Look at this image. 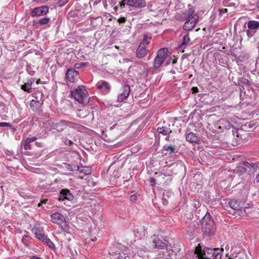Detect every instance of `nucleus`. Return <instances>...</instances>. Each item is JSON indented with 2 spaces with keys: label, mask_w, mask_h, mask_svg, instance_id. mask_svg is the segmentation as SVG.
I'll list each match as a JSON object with an SVG mask.
<instances>
[{
  "label": "nucleus",
  "mask_w": 259,
  "mask_h": 259,
  "mask_svg": "<svg viewBox=\"0 0 259 259\" xmlns=\"http://www.w3.org/2000/svg\"><path fill=\"white\" fill-rule=\"evenodd\" d=\"M78 74V71L74 68H69L66 73V79L71 82H76L79 78Z\"/></svg>",
  "instance_id": "nucleus-10"
},
{
  "label": "nucleus",
  "mask_w": 259,
  "mask_h": 259,
  "mask_svg": "<svg viewBox=\"0 0 259 259\" xmlns=\"http://www.w3.org/2000/svg\"><path fill=\"white\" fill-rule=\"evenodd\" d=\"M248 29L246 30V33L249 37L254 35L257 29L259 27V22L256 21H249L247 23Z\"/></svg>",
  "instance_id": "nucleus-8"
},
{
  "label": "nucleus",
  "mask_w": 259,
  "mask_h": 259,
  "mask_svg": "<svg viewBox=\"0 0 259 259\" xmlns=\"http://www.w3.org/2000/svg\"><path fill=\"white\" fill-rule=\"evenodd\" d=\"M6 112V109L3 103L0 102V113H4Z\"/></svg>",
  "instance_id": "nucleus-32"
},
{
  "label": "nucleus",
  "mask_w": 259,
  "mask_h": 259,
  "mask_svg": "<svg viewBox=\"0 0 259 259\" xmlns=\"http://www.w3.org/2000/svg\"><path fill=\"white\" fill-rule=\"evenodd\" d=\"M119 4L121 8H123L125 5H126V3L124 2V0H122V1L119 2Z\"/></svg>",
  "instance_id": "nucleus-43"
},
{
  "label": "nucleus",
  "mask_w": 259,
  "mask_h": 259,
  "mask_svg": "<svg viewBox=\"0 0 259 259\" xmlns=\"http://www.w3.org/2000/svg\"><path fill=\"white\" fill-rule=\"evenodd\" d=\"M130 199L133 202L136 201L137 200V196L135 194H133L131 196Z\"/></svg>",
  "instance_id": "nucleus-40"
},
{
  "label": "nucleus",
  "mask_w": 259,
  "mask_h": 259,
  "mask_svg": "<svg viewBox=\"0 0 259 259\" xmlns=\"http://www.w3.org/2000/svg\"><path fill=\"white\" fill-rule=\"evenodd\" d=\"M126 5L137 8H143L146 6L144 0H124Z\"/></svg>",
  "instance_id": "nucleus-12"
},
{
  "label": "nucleus",
  "mask_w": 259,
  "mask_h": 259,
  "mask_svg": "<svg viewBox=\"0 0 259 259\" xmlns=\"http://www.w3.org/2000/svg\"><path fill=\"white\" fill-rule=\"evenodd\" d=\"M24 243L25 244V245H26V246H28V244H26V243Z\"/></svg>",
  "instance_id": "nucleus-55"
},
{
  "label": "nucleus",
  "mask_w": 259,
  "mask_h": 259,
  "mask_svg": "<svg viewBox=\"0 0 259 259\" xmlns=\"http://www.w3.org/2000/svg\"><path fill=\"white\" fill-rule=\"evenodd\" d=\"M123 253L124 255H126L125 257H124V259H129V256L130 255H131L132 254L128 251V250L126 248L124 250V252H123Z\"/></svg>",
  "instance_id": "nucleus-38"
},
{
  "label": "nucleus",
  "mask_w": 259,
  "mask_h": 259,
  "mask_svg": "<svg viewBox=\"0 0 259 259\" xmlns=\"http://www.w3.org/2000/svg\"><path fill=\"white\" fill-rule=\"evenodd\" d=\"M192 90L193 93H197L198 91V89L197 87H193Z\"/></svg>",
  "instance_id": "nucleus-46"
},
{
  "label": "nucleus",
  "mask_w": 259,
  "mask_h": 259,
  "mask_svg": "<svg viewBox=\"0 0 259 259\" xmlns=\"http://www.w3.org/2000/svg\"><path fill=\"white\" fill-rule=\"evenodd\" d=\"M258 194H259V190H258Z\"/></svg>",
  "instance_id": "nucleus-56"
},
{
  "label": "nucleus",
  "mask_w": 259,
  "mask_h": 259,
  "mask_svg": "<svg viewBox=\"0 0 259 259\" xmlns=\"http://www.w3.org/2000/svg\"><path fill=\"white\" fill-rule=\"evenodd\" d=\"M39 102L37 101L32 100L30 103V106L31 107H37L39 105Z\"/></svg>",
  "instance_id": "nucleus-30"
},
{
  "label": "nucleus",
  "mask_w": 259,
  "mask_h": 259,
  "mask_svg": "<svg viewBox=\"0 0 259 259\" xmlns=\"http://www.w3.org/2000/svg\"><path fill=\"white\" fill-rule=\"evenodd\" d=\"M184 15L187 18L183 28L185 30L190 31L195 27L198 22L199 16L197 14H194V11L192 9H189L186 11Z\"/></svg>",
  "instance_id": "nucleus-3"
},
{
  "label": "nucleus",
  "mask_w": 259,
  "mask_h": 259,
  "mask_svg": "<svg viewBox=\"0 0 259 259\" xmlns=\"http://www.w3.org/2000/svg\"><path fill=\"white\" fill-rule=\"evenodd\" d=\"M31 259H43V258H40V257H38L37 256H33L31 257Z\"/></svg>",
  "instance_id": "nucleus-48"
},
{
  "label": "nucleus",
  "mask_w": 259,
  "mask_h": 259,
  "mask_svg": "<svg viewBox=\"0 0 259 259\" xmlns=\"http://www.w3.org/2000/svg\"><path fill=\"white\" fill-rule=\"evenodd\" d=\"M33 231L36 238L43 242L45 241V240L48 238L47 236L41 233L40 231L37 229H35Z\"/></svg>",
  "instance_id": "nucleus-23"
},
{
  "label": "nucleus",
  "mask_w": 259,
  "mask_h": 259,
  "mask_svg": "<svg viewBox=\"0 0 259 259\" xmlns=\"http://www.w3.org/2000/svg\"><path fill=\"white\" fill-rule=\"evenodd\" d=\"M71 95L79 103H83L88 101V92L84 86L80 85L71 90Z\"/></svg>",
  "instance_id": "nucleus-4"
},
{
  "label": "nucleus",
  "mask_w": 259,
  "mask_h": 259,
  "mask_svg": "<svg viewBox=\"0 0 259 259\" xmlns=\"http://www.w3.org/2000/svg\"><path fill=\"white\" fill-rule=\"evenodd\" d=\"M11 124L8 122H0V127H11Z\"/></svg>",
  "instance_id": "nucleus-36"
},
{
  "label": "nucleus",
  "mask_w": 259,
  "mask_h": 259,
  "mask_svg": "<svg viewBox=\"0 0 259 259\" xmlns=\"http://www.w3.org/2000/svg\"><path fill=\"white\" fill-rule=\"evenodd\" d=\"M224 249L210 248L207 247L201 249V246L195 247L194 253L198 259H221Z\"/></svg>",
  "instance_id": "nucleus-1"
},
{
  "label": "nucleus",
  "mask_w": 259,
  "mask_h": 259,
  "mask_svg": "<svg viewBox=\"0 0 259 259\" xmlns=\"http://www.w3.org/2000/svg\"><path fill=\"white\" fill-rule=\"evenodd\" d=\"M130 93V87L128 85H125L122 88V92L120 94L118 97L117 100L118 102H122L124 100L126 99L129 96Z\"/></svg>",
  "instance_id": "nucleus-15"
},
{
  "label": "nucleus",
  "mask_w": 259,
  "mask_h": 259,
  "mask_svg": "<svg viewBox=\"0 0 259 259\" xmlns=\"http://www.w3.org/2000/svg\"><path fill=\"white\" fill-rule=\"evenodd\" d=\"M186 140L190 143H197L198 141V138L195 134L190 133L186 137Z\"/></svg>",
  "instance_id": "nucleus-22"
},
{
  "label": "nucleus",
  "mask_w": 259,
  "mask_h": 259,
  "mask_svg": "<svg viewBox=\"0 0 259 259\" xmlns=\"http://www.w3.org/2000/svg\"><path fill=\"white\" fill-rule=\"evenodd\" d=\"M157 131L159 134H161L165 136L168 135L170 133H171L170 129L169 127L166 126L158 127L157 128Z\"/></svg>",
  "instance_id": "nucleus-24"
},
{
  "label": "nucleus",
  "mask_w": 259,
  "mask_h": 259,
  "mask_svg": "<svg viewBox=\"0 0 259 259\" xmlns=\"http://www.w3.org/2000/svg\"><path fill=\"white\" fill-rule=\"evenodd\" d=\"M84 66H85V63H83V62H81L79 63H76L74 65V68L75 69H79L81 67H83Z\"/></svg>",
  "instance_id": "nucleus-35"
},
{
  "label": "nucleus",
  "mask_w": 259,
  "mask_h": 259,
  "mask_svg": "<svg viewBox=\"0 0 259 259\" xmlns=\"http://www.w3.org/2000/svg\"><path fill=\"white\" fill-rule=\"evenodd\" d=\"M74 198L73 195L68 190H62L59 195V201H63L67 200L69 201L73 200Z\"/></svg>",
  "instance_id": "nucleus-16"
},
{
  "label": "nucleus",
  "mask_w": 259,
  "mask_h": 259,
  "mask_svg": "<svg viewBox=\"0 0 259 259\" xmlns=\"http://www.w3.org/2000/svg\"><path fill=\"white\" fill-rule=\"evenodd\" d=\"M47 201H48V199H46L43 200L42 202L44 203H46Z\"/></svg>",
  "instance_id": "nucleus-49"
},
{
  "label": "nucleus",
  "mask_w": 259,
  "mask_h": 259,
  "mask_svg": "<svg viewBox=\"0 0 259 259\" xmlns=\"http://www.w3.org/2000/svg\"><path fill=\"white\" fill-rule=\"evenodd\" d=\"M229 205L231 208L235 210H239L240 211L242 210L245 211L243 203L239 202L236 199L231 200L229 202Z\"/></svg>",
  "instance_id": "nucleus-14"
},
{
  "label": "nucleus",
  "mask_w": 259,
  "mask_h": 259,
  "mask_svg": "<svg viewBox=\"0 0 259 259\" xmlns=\"http://www.w3.org/2000/svg\"><path fill=\"white\" fill-rule=\"evenodd\" d=\"M149 44V41L147 40V38L146 36H144V38L143 40V41L140 44V45H142L143 46H145V47L148 45Z\"/></svg>",
  "instance_id": "nucleus-34"
},
{
  "label": "nucleus",
  "mask_w": 259,
  "mask_h": 259,
  "mask_svg": "<svg viewBox=\"0 0 259 259\" xmlns=\"http://www.w3.org/2000/svg\"><path fill=\"white\" fill-rule=\"evenodd\" d=\"M227 12V9H224L223 10H222V12Z\"/></svg>",
  "instance_id": "nucleus-51"
},
{
  "label": "nucleus",
  "mask_w": 259,
  "mask_h": 259,
  "mask_svg": "<svg viewBox=\"0 0 259 259\" xmlns=\"http://www.w3.org/2000/svg\"><path fill=\"white\" fill-rule=\"evenodd\" d=\"M162 202L164 205H167L168 204V201L165 198L162 199Z\"/></svg>",
  "instance_id": "nucleus-45"
},
{
  "label": "nucleus",
  "mask_w": 259,
  "mask_h": 259,
  "mask_svg": "<svg viewBox=\"0 0 259 259\" xmlns=\"http://www.w3.org/2000/svg\"><path fill=\"white\" fill-rule=\"evenodd\" d=\"M52 222L56 224L60 228L64 231H67L69 230L70 227L67 224L65 217L58 212H56L51 215Z\"/></svg>",
  "instance_id": "nucleus-6"
},
{
  "label": "nucleus",
  "mask_w": 259,
  "mask_h": 259,
  "mask_svg": "<svg viewBox=\"0 0 259 259\" xmlns=\"http://www.w3.org/2000/svg\"><path fill=\"white\" fill-rule=\"evenodd\" d=\"M151 245L156 248L164 249L167 248L168 244L167 243L163 242L158 236H154L150 239Z\"/></svg>",
  "instance_id": "nucleus-9"
},
{
  "label": "nucleus",
  "mask_w": 259,
  "mask_h": 259,
  "mask_svg": "<svg viewBox=\"0 0 259 259\" xmlns=\"http://www.w3.org/2000/svg\"><path fill=\"white\" fill-rule=\"evenodd\" d=\"M244 165L248 167V173L252 174L254 173L256 171L257 169H259V163H253V162H244Z\"/></svg>",
  "instance_id": "nucleus-19"
},
{
  "label": "nucleus",
  "mask_w": 259,
  "mask_h": 259,
  "mask_svg": "<svg viewBox=\"0 0 259 259\" xmlns=\"http://www.w3.org/2000/svg\"><path fill=\"white\" fill-rule=\"evenodd\" d=\"M34 80L31 79L27 81V82L25 83L24 84H22L21 87V89L28 93L30 92L32 89V84L34 82Z\"/></svg>",
  "instance_id": "nucleus-21"
},
{
  "label": "nucleus",
  "mask_w": 259,
  "mask_h": 259,
  "mask_svg": "<svg viewBox=\"0 0 259 259\" xmlns=\"http://www.w3.org/2000/svg\"><path fill=\"white\" fill-rule=\"evenodd\" d=\"M50 21V18L49 17H44L41 18L38 20V23L41 25H45L48 24Z\"/></svg>",
  "instance_id": "nucleus-27"
},
{
  "label": "nucleus",
  "mask_w": 259,
  "mask_h": 259,
  "mask_svg": "<svg viewBox=\"0 0 259 259\" xmlns=\"http://www.w3.org/2000/svg\"><path fill=\"white\" fill-rule=\"evenodd\" d=\"M24 148L25 150H30L31 149L30 144L27 143L25 142V143L24 145Z\"/></svg>",
  "instance_id": "nucleus-39"
},
{
  "label": "nucleus",
  "mask_w": 259,
  "mask_h": 259,
  "mask_svg": "<svg viewBox=\"0 0 259 259\" xmlns=\"http://www.w3.org/2000/svg\"><path fill=\"white\" fill-rule=\"evenodd\" d=\"M25 239L26 238H23L22 240V242H24V241H25Z\"/></svg>",
  "instance_id": "nucleus-53"
},
{
  "label": "nucleus",
  "mask_w": 259,
  "mask_h": 259,
  "mask_svg": "<svg viewBox=\"0 0 259 259\" xmlns=\"http://www.w3.org/2000/svg\"><path fill=\"white\" fill-rule=\"evenodd\" d=\"M190 39L188 34L185 35L182 38L181 44L179 46V49L184 52L185 49L189 45Z\"/></svg>",
  "instance_id": "nucleus-18"
},
{
  "label": "nucleus",
  "mask_w": 259,
  "mask_h": 259,
  "mask_svg": "<svg viewBox=\"0 0 259 259\" xmlns=\"http://www.w3.org/2000/svg\"><path fill=\"white\" fill-rule=\"evenodd\" d=\"M117 21L119 23H123L126 21V19L124 17H121L118 19Z\"/></svg>",
  "instance_id": "nucleus-42"
},
{
  "label": "nucleus",
  "mask_w": 259,
  "mask_h": 259,
  "mask_svg": "<svg viewBox=\"0 0 259 259\" xmlns=\"http://www.w3.org/2000/svg\"><path fill=\"white\" fill-rule=\"evenodd\" d=\"M96 85L98 89L100 90L104 94L108 93L111 89L109 84L104 80L99 81Z\"/></svg>",
  "instance_id": "nucleus-13"
},
{
  "label": "nucleus",
  "mask_w": 259,
  "mask_h": 259,
  "mask_svg": "<svg viewBox=\"0 0 259 259\" xmlns=\"http://www.w3.org/2000/svg\"><path fill=\"white\" fill-rule=\"evenodd\" d=\"M171 63H172V64H175V63H176V59H173V60H172V62H171Z\"/></svg>",
  "instance_id": "nucleus-50"
},
{
  "label": "nucleus",
  "mask_w": 259,
  "mask_h": 259,
  "mask_svg": "<svg viewBox=\"0 0 259 259\" xmlns=\"http://www.w3.org/2000/svg\"><path fill=\"white\" fill-rule=\"evenodd\" d=\"M248 167L244 165V162L242 165L239 166L237 167V170L240 172V174L246 173L248 170Z\"/></svg>",
  "instance_id": "nucleus-26"
},
{
  "label": "nucleus",
  "mask_w": 259,
  "mask_h": 259,
  "mask_svg": "<svg viewBox=\"0 0 259 259\" xmlns=\"http://www.w3.org/2000/svg\"><path fill=\"white\" fill-rule=\"evenodd\" d=\"M49 11V8L47 6H41L33 9L31 12V16L33 17H38L46 15Z\"/></svg>",
  "instance_id": "nucleus-11"
},
{
  "label": "nucleus",
  "mask_w": 259,
  "mask_h": 259,
  "mask_svg": "<svg viewBox=\"0 0 259 259\" xmlns=\"http://www.w3.org/2000/svg\"><path fill=\"white\" fill-rule=\"evenodd\" d=\"M72 124V122L66 120H60L58 122L49 120L47 123H45V126L48 131L56 130L57 132H61L67 126H71Z\"/></svg>",
  "instance_id": "nucleus-5"
},
{
  "label": "nucleus",
  "mask_w": 259,
  "mask_h": 259,
  "mask_svg": "<svg viewBox=\"0 0 259 259\" xmlns=\"http://www.w3.org/2000/svg\"><path fill=\"white\" fill-rule=\"evenodd\" d=\"M254 184H257L259 186V174L256 176L255 179L254 181Z\"/></svg>",
  "instance_id": "nucleus-41"
},
{
  "label": "nucleus",
  "mask_w": 259,
  "mask_h": 259,
  "mask_svg": "<svg viewBox=\"0 0 259 259\" xmlns=\"http://www.w3.org/2000/svg\"><path fill=\"white\" fill-rule=\"evenodd\" d=\"M68 2V0H58L56 5L58 7H63L65 4Z\"/></svg>",
  "instance_id": "nucleus-29"
},
{
  "label": "nucleus",
  "mask_w": 259,
  "mask_h": 259,
  "mask_svg": "<svg viewBox=\"0 0 259 259\" xmlns=\"http://www.w3.org/2000/svg\"><path fill=\"white\" fill-rule=\"evenodd\" d=\"M44 242L51 249H54L55 248V244L51 241L49 238H47L46 240H45Z\"/></svg>",
  "instance_id": "nucleus-28"
},
{
  "label": "nucleus",
  "mask_w": 259,
  "mask_h": 259,
  "mask_svg": "<svg viewBox=\"0 0 259 259\" xmlns=\"http://www.w3.org/2000/svg\"><path fill=\"white\" fill-rule=\"evenodd\" d=\"M109 253L110 254H112L113 256H115L114 257V259H121L122 256L120 255L119 252H110Z\"/></svg>",
  "instance_id": "nucleus-31"
},
{
  "label": "nucleus",
  "mask_w": 259,
  "mask_h": 259,
  "mask_svg": "<svg viewBox=\"0 0 259 259\" xmlns=\"http://www.w3.org/2000/svg\"><path fill=\"white\" fill-rule=\"evenodd\" d=\"M167 48H162L158 51L153 63V66L155 69L159 68L163 64L167 57Z\"/></svg>",
  "instance_id": "nucleus-7"
},
{
  "label": "nucleus",
  "mask_w": 259,
  "mask_h": 259,
  "mask_svg": "<svg viewBox=\"0 0 259 259\" xmlns=\"http://www.w3.org/2000/svg\"><path fill=\"white\" fill-rule=\"evenodd\" d=\"M150 183L151 184V185H154L156 183V182H155V180L153 178H151L150 179Z\"/></svg>",
  "instance_id": "nucleus-44"
},
{
  "label": "nucleus",
  "mask_w": 259,
  "mask_h": 259,
  "mask_svg": "<svg viewBox=\"0 0 259 259\" xmlns=\"http://www.w3.org/2000/svg\"><path fill=\"white\" fill-rule=\"evenodd\" d=\"M147 51L145 46L140 45L137 50V56L138 58H143L147 55Z\"/></svg>",
  "instance_id": "nucleus-20"
},
{
  "label": "nucleus",
  "mask_w": 259,
  "mask_h": 259,
  "mask_svg": "<svg viewBox=\"0 0 259 259\" xmlns=\"http://www.w3.org/2000/svg\"><path fill=\"white\" fill-rule=\"evenodd\" d=\"M40 205H41V203H39L38 204V206H39V207Z\"/></svg>",
  "instance_id": "nucleus-54"
},
{
  "label": "nucleus",
  "mask_w": 259,
  "mask_h": 259,
  "mask_svg": "<svg viewBox=\"0 0 259 259\" xmlns=\"http://www.w3.org/2000/svg\"><path fill=\"white\" fill-rule=\"evenodd\" d=\"M202 231L205 234L210 236L212 235L216 229L213 220L212 219L210 214L207 212L201 221Z\"/></svg>",
  "instance_id": "nucleus-2"
},
{
  "label": "nucleus",
  "mask_w": 259,
  "mask_h": 259,
  "mask_svg": "<svg viewBox=\"0 0 259 259\" xmlns=\"http://www.w3.org/2000/svg\"><path fill=\"white\" fill-rule=\"evenodd\" d=\"M219 127L222 131L229 130L232 127V124L227 119L224 118L220 120L218 122Z\"/></svg>",
  "instance_id": "nucleus-17"
},
{
  "label": "nucleus",
  "mask_w": 259,
  "mask_h": 259,
  "mask_svg": "<svg viewBox=\"0 0 259 259\" xmlns=\"http://www.w3.org/2000/svg\"><path fill=\"white\" fill-rule=\"evenodd\" d=\"M68 143H69V144H72V142L70 140H68Z\"/></svg>",
  "instance_id": "nucleus-52"
},
{
  "label": "nucleus",
  "mask_w": 259,
  "mask_h": 259,
  "mask_svg": "<svg viewBox=\"0 0 259 259\" xmlns=\"http://www.w3.org/2000/svg\"><path fill=\"white\" fill-rule=\"evenodd\" d=\"M163 153H164V151H169V154H171L175 152V149L174 146L172 145H165L163 147ZM165 155L167 154V153H164Z\"/></svg>",
  "instance_id": "nucleus-25"
},
{
  "label": "nucleus",
  "mask_w": 259,
  "mask_h": 259,
  "mask_svg": "<svg viewBox=\"0 0 259 259\" xmlns=\"http://www.w3.org/2000/svg\"><path fill=\"white\" fill-rule=\"evenodd\" d=\"M35 145L38 147H42V144L41 143H39V142H35Z\"/></svg>",
  "instance_id": "nucleus-47"
},
{
  "label": "nucleus",
  "mask_w": 259,
  "mask_h": 259,
  "mask_svg": "<svg viewBox=\"0 0 259 259\" xmlns=\"http://www.w3.org/2000/svg\"><path fill=\"white\" fill-rule=\"evenodd\" d=\"M81 172L84 173L85 175H89L90 174L91 172V169L90 168L87 167H83L81 170Z\"/></svg>",
  "instance_id": "nucleus-33"
},
{
  "label": "nucleus",
  "mask_w": 259,
  "mask_h": 259,
  "mask_svg": "<svg viewBox=\"0 0 259 259\" xmlns=\"http://www.w3.org/2000/svg\"><path fill=\"white\" fill-rule=\"evenodd\" d=\"M36 140V138L35 137H33L31 138H28L25 142L27 143L30 144L31 143L35 141Z\"/></svg>",
  "instance_id": "nucleus-37"
}]
</instances>
